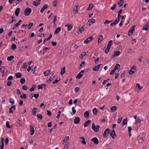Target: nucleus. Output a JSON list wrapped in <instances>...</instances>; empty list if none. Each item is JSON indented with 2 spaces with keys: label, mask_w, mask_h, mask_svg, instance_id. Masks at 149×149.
Segmentation results:
<instances>
[{
  "label": "nucleus",
  "mask_w": 149,
  "mask_h": 149,
  "mask_svg": "<svg viewBox=\"0 0 149 149\" xmlns=\"http://www.w3.org/2000/svg\"><path fill=\"white\" fill-rule=\"evenodd\" d=\"M61 28L60 27H58L57 29H56L55 32L54 34H58L60 31H61Z\"/></svg>",
  "instance_id": "2f4dec72"
},
{
  "label": "nucleus",
  "mask_w": 149,
  "mask_h": 149,
  "mask_svg": "<svg viewBox=\"0 0 149 149\" xmlns=\"http://www.w3.org/2000/svg\"><path fill=\"white\" fill-rule=\"evenodd\" d=\"M89 110L86 111L84 113V117L85 118H88L89 117Z\"/></svg>",
  "instance_id": "393cba45"
},
{
  "label": "nucleus",
  "mask_w": 149,
  "mask_h": 149,
  "mask_svg": "<svg viewBox=\"0 0 149 149\" xmlns=\"http://www.w3.org/2000/svg\"><path fill=\"white\" fill-rule=\"evenodd\" d=\"M6 127L8 128H10L11 127L9 125V122L8 121L6 122Z\"/></svg>",
  "instance_id": "052dcab7"
},
{
  "label": "nucleus",
  "mask_w": 149,
  "mask_h": 149,
  "mask_svg": "<svg viewBox=\"0 0 149 149\" xmlns=\"http://www.w3.org/2000/svg\"><path fill=\"white\" fill-rule=\"evenodd\" d=\"M69 137L68 136H65L64 138V139L63 141L64 142L66 141L67 142L69 140Z\"/></svg>",
  "instance_id": "49530a36"
},
{
  "label": "nucleus",
  "mask_w": 149,
  "mask_h": 149,
  "mask_svg": "<svg viewBox=\"0 0 149 149\" xmlns=\"http://www.w3.org/2000/svg\"><path fill=\"white\" fill-rule=\"evenodd\" d=\"M25 79L24 78H22L20 79V82L21 84H23L25 83Z\"/></svg>",
  "instance_id": "a18cd8bd"
},
{
  "label": "nucleus",
  "mask_w": 149,
  "mask_h": 149,
  "mask_svg": "<svg viewBox=\"0 0 149 149\" xmlns=\"http://www.w3.org/2000/svg\"><path fill=\"white\" fill-rule=\"evenodd\" d=\"M20 97L22 98L26 99V96L25 94H24L23 95H21L20 96Z\"/></svg>",
  "instance_id": "774afa93"
},
{
  "label": "nucleus",
  "mask_w": 149,
  "mask_h": 149,
  "mask_svg": "<svg viewBox=\"0 0 149 149\" xmlns=\"http://www.w3.org/2000/svg\"><path fill=\"white\" fill-rule=\"evenodd\" d=\"M127 122V120L126 119H124L122 123V126H124L125 125H126Z\"/></svg>",
  "instance_id": "13d9d810"
},
{
  "label": "nucleus",
  "mask_w": 149,
  "mask_h": 149,
  "mask_svg": "<svg viewBox=\"0 0 149 149\" xmlns=\"http://www.w3.org/2000/svg\"><path fill=\"white\" fill-rule=\"evenodd\" d=\"M93 112L94 114H97L98 113L97 109L96 108H94L93 109Z\"/></svg>",
  "instance_id": "c03bdc74"
},
{
  "label": "nucleus",
  "mask_w": 149,
  "mask_h": 149,
  "mask_svg": "<svg viewBox=\"0 0 149 149\" xmlns=\"http://www.w3.org/2000/svg\"><path fill=\"white\" fill-rule=\"evenodd\" d=\"M110 49V48H109V47H107V48L105 49V52L106 54L109 51V49Z\"/></svg>",
  "instance_id": "e2e57ef3"
},
{
  "label": "nucleus",
  "mask_w": 149,
  "mask_h": 149,
  "mask_svg": "<svg viewBox=\"0 0 149 149\" xmlns=\"http://www.w3.org/2000/svg\"><path fill=\"white\" fill-rule=\"evenodd\" d=\"M80 88L79 87H77L75 88L74 89V91L75 92L77 93L78 92Z\"/></svg>",
  "instance_id": "338daca9"
},
{
  "label": "nucleus",
  "mask_w": 149,
  "mask_h": 149,
  "mask_svg": "<svg viewBox=\"0 0 149 149\" xmlns=\"http://www.w3.org/2000/svg\"><path fill=\"white\" fill-rule=\"evenodd\" d=\"M27 87L25 85L23 86L22 87V89L24 91H26L27 90Z\"/></svg>",
  "instance_id": "69168bd1"
},
{
  "label": "nucleus",
  "mask_w": 149,
  "mask_h": 149,
  "mask_svg": "<svg viewBox=\"0 0 149 149\" xmlns=\"http://www.w3.org/2000/svg\"><path fill=\"white\" fill-rule=\"evenodd\" d=\"M37 116L38 118L41 119L42 118V116L40 114H37Z\"/></svg>",
  "instance_id": "680f3d73"
},
{
  "label": "nucleus",
  "mask_w": 149,
  "mask_h": 149,
  "mask_svg": "<svg viewBox=\"0 0 149 149\" xmlns=\"http://www.w3.org/2000/svg\"><path fill=\"white\" fill-rule=\"evenodd\" d=\"M93 7V4H90L89 5V7H88V10H90L92 9Z\"/></svg>",
  "instance_id": "bf43d9fd"
},
{
  "label": "nucleus",
  "mask_w": 149,
  "mask_h": 149,
  "mask_svg": "<svg viewBox=\"0 0 149 149\" xmlns=\"http://www.w3.org/2000/svg\"><path fill=\"white\" fill-rule=\"evenodd\" d=\"M14 58V56H8L7 58V60L8 61H11L13 60Z\"/></svg>",
  "instance_id": "79ce46f5"
},
{
  "label": "nucleus",
  "mask_w": 149,
  "mask_h": 149,
  "mask_svg": "<svg viewBox=\"0 0 149 149\" xmlns=\"http://www.w3.org/2000/svg\"><path fill=\"white\" fill-rule=\"evenodd\" d=\"M63 144L64 146L63 149H67L68 147V142L66 141L64 142L63 141Z\"/></svg>",
  "instance_id": "a211bd4d"
},
{
  "label": "nucleus",
  "mask_w": 149,
  "mask_h": 149,
  "mask_svg": "<svg viewBox=\"0 0 149 149\" xmlns=\"http://www.w3.org/2000/svg\"><path fill=\"white\" fill-rule=\"evenodd\" d=\"M10 102L12 105H13L15 104V101L13 99L11 98L10 100Z\"/></svg>",
  "instance_id": "8fccbe9b"
},
{
  "label": "nucleus",
  "mask_w": 149,
  "mask_h": 149,
  "mask_svg": "<svg viewBox=\"0 0 149 149\" xmlns=\"http://www.w3.org/2000/svg\"><path fill=\"white\" fill-rule=\"evenodd\" d=\"M84 30V29L83 26H81L78 28L77 33L79 34L81 33Z\"/></svg>",
  "instance_id": "f8f14e48"
},
{
  "label": "nucleus",
  "mask_w": 149,
  "mask_h": 149,
  "mask_svg": "<svg viewBox=\"0 0 149 149\" xmlns=\"http://www.w3.org/2000/svg\"><path fill=\"white\" fill-rule=\"evenodd\" d=\"M36 88V86L34 85H33L32 87L30 89V91L31 92H32L34 91Z\"/></svg>",
  "instance_id": "5fc2aeb1"
},
{
  "label": "nucleus",
  "mask_w": 149,
  "mask_h": 149,
  "mask_svg": "<svg viewBox=\"0 0 149 149\" xmlns=\"http://www.w3.org/2000/svg\"><path fill=\"white\" fill-rule=\"evenodd\" d=\"M113 43V41L112 40H110L109 41L107 47H109L110 49L112 45V44Z\"/></svg>",
  "instance_id": "37998d69"
},
{
  "label": "nucleus",
  "mask_w": 149,
  "mask_h": 149,
  "mask_svg": "<svg viewBox=\"0 0 149 149\" xmlns=\"http://www.w3.org/2000/svg\"><path fill=\"white\" fill-rule=\"evenodd\" d=\"M72 114L73 115H74L76 112V110L75 109L74 107H73L72 108Z\"/></svg>",
  "instance_id": "603ef678"
},
{
  "label": "nucleus",
  "mask_w": 149,
  "mask_h": 149,
  "mask_svg": "<svg viewBox=\"0 0 149 149\" xmlns=\"http://www.w3.org/2000/svg\"><path fill=\"white\" fill-rule=\"evenodd\" d=\"M141 123V120L139 119V118H137L136 120L135 124H136L137 123Z\"/></svg>",
  "instance_id": "09e8293b"
},
{
  "label": "nucleus",
  "mask_w": 149,
  "mask_h": 149,
  "mask_svg": "<svg viewBox=\"0 0 149 149\" xmlns=\"http://www.w3.org/2000/svg\"><path fill=\"white\" fill-rule=\"evenodd\" d=\"M100 126L97 125L95 126V124L94 123H93L92 125V129L95 132H97L99 130Z\"/></svg>",
  "instance_id": "f03ea898"
},
{
  "label": "nucleus",
  "mask_w": 149,
  "mask_h": 149,
  "mask_svg": "<svg viewBox=\"0 0 149 149\" xmlns=\"http://www.w3.org/2000/svg\"><path fill=\"white\" fill-rule=\"evenodd\" d=\"M148 23H149L148 22L147 24L144 26L143 29V30H144L146 31L148 30L149 28V25L148 24Z\"/></svg>",
  "instance_id": "7c9ffc66"
},
{
  "label": "nucleus",
  "mask_w": 149,
  "mask_h": 149,
  "mask_svg": "<svg viewBox=\"0 0 149 149\" xmlns=\"http://www.w3.org/2000/svg\"><path fill=\"white\" fill-rule=\"evenodd\" d=\"M103 40V36L102 35H100V36L99 38L98 39V42L99 43H100Z\"/></svg>",
  "instance_id": "c756f323"
},
{
  "label": "nucleus",
  "mask_w": 149,
  "mask_h": 149,
  "mask_svg": "<svg viewBox=\"0 0 149 149\" xmlns=\"http://www.w3.org/2000/svg\"><path fill=\"white\" fill-rule=\"evenodd\" d=\"M32 12V10L30 8H26L24 10V14L26 16L29 15Z\"/></svg>",
  "instance_id": "f257e3e1"
},
{
  "label": "nucleus",
  "mask_w": 149,
  "mask_h": 149,
  "mask_svg": "<svg viewBox=\"0 0 149 149\" xmlns=\"http://www.w3.org/2000/svg\"><path fill=\"white\" fill-rule=\"evenodd\" d=\"M110 136L112 137L113 139H114L116 136V134L114 130H113L110 133Z\"/></svg>",
  "instance_id": "2eb2a0df"
},
{
  "label": "nucleus",
  "mask_w": 149,
  "mask_h": 149,
  "mask_svg": "<svg viewBox=\"0 0 149 149\" xmlns=\"http://www.w3.org/2000/svg\"><path fill=\"white\" fill-rule=\"evenodd\" d=\"M80 121V118L78 117H76L75 118L74 123L75 124H77L79 123Z\"/></svg>",
  "instance_id": "412c9836"
},
{
  "label": "nucleus",
  "mask_w": 149,
  "mask_h": 149,
  "mask_svg": "<svg viewBox=\"0 0 149 149\" xmlns=\"http://www.w3.org/2000/svg\"><path fill=\"white\" fill-rule=\"evenodd\" d=\"M78 3H76L75 4L73 9L74 14H77L78 13Z\"/></svg>",
  "instance_id": "0eeeda50"
},
{
  "label": "nucleus",
  "mask_w": 149,
  "mask_h": 149,
  "mask_svg": "<svg viewBox=\"0 0 149 149\" xmlns=\"http://www.w3.org/2000/svg\"><path fill=\"white\" fill-rule=\"evenodd\" d=\"M84 73V71L83 70H81L77 75L76 78L79 79H80L82 76L83 74Z\"/></svg>",
  "instance_id": "dca6fc26"
},
{
  "label": "nucleus",
  "mask_w": 149,
  "mask_h": 149,
  "mask_svg": "<svg viewBox=\"0 0 149 149\" xmlns=\"http://www.w3.org/2000/svg\"><path fill=\"white\" fill-rule=\"evenodd\" d=\"M91 122V120H88L84 124V126L86 127L89 125L90 123Z\"/></svg>",
  "instance_id": "cd10ccee"
},
{
  "label": "nucleus",
  "mask_w": 149,
  "mask_h": 149,
  "mask_svg": "<svg viewBox=\"0 0 149 149\" xmlns=\"http://www.w3.org/2000/svg\"><path fill=\"white\" fill-rule=\"evenodd\" d=\"M93 39V36H91L87 38L84 42V43L85 44H87L91 42Z\"/></svg>",
  "instance_id": "6e6552de"
},
{
  "label": "nucleus",
  "mask_w": 149,
  "mask_h": 149,
  "mask_svg": "<svg viewBox=\"0 0 149 149\" xmlns=\"http://www.w3.org/2000/svg\"><path fill=\"white\" fill-rule=\"evenodd\" d=\"M95 144L97 145L99 143V141L98 139L96 137H94L91 140Z\"/></svg>",
  "instance_id": "4468645a"
},
{
  "label": "nucleus",
  "mask_w": 149,
  "mask_h": 149,
  "mask_svg": "<svg viewBox=\"0 0 149 149\" xmlns=\"http://www.w3.org/2000/svg\"><path fill=\"white\" fill-rule=\"evenodd\" d=\"M80 139L81 140V141L83 144H86V142L85 141L84 138V137H81Z\"/></svg>",
  "instance_id": "4c0bfd02"
},
{
  "label": "nucleus",
  "mask_w": 149,
  "mask_h": 149,
  "mask_svg": "<svg viewBox=\"0 0 149 149\" xmlns=\"http://www.w3.org/2000/svg\"><path fill=\"white\" fill-rule=\"evenodd\" d=\"M54 73H52L51 76L50 77L49 79L47 80V82H51L52 80H53L55 77V75H54Z\"/></svg>",
  "instance_id": "bb28decb"
},
{
  "label": "nucleus",
  "mask_w": 149,
  "mask_h": 149,
  "mask_svg": "<svg viewBox=\"0 0 149 149\" xmlns=\"http://www.w3.org/2000/svg\"><path fill=\"white\" fill-rule=\"evenodd\" d=\"M48 7V6L47 4H45L41 8L40 10V12L42 13Z\"/></svg>",
  "instance_id": "4be33fe9"
},
{
  "label": "nucleus",
  "mask_w": 149,
  "mask_h": 149,
  "mask_svg": "<svg viewBox=\"0 0 149 149\" xmlns=\"http://www.w3.org/2000/svg\"><path fill=\"white\" fill-rule=\"evenodd\" d=\"M33 25V23L32 22L31 23L28 25V28L29 29H30L31 28Z\"/></svg>",
  "instance_id": "3c124183"
},
{
  "label": "nucleus",
  "mask_w": 149,
  "mask_h": 149,
  "mask_svg": "<svg viewBox=\"0 0 149 149\" xmlns=\"http://www.w3.org/2000/svg\"><path fill=\"white\" fill-rule=\"evenodd\" d=\"M50 72V70H47L46 71H45L44 72V75L46 77L49 74Z\"/></svg>",
  "instance_id": "72a5a7b5"
},
{
  "label": "nucleus",
  "mask_w": 149,
  "mask_h": 149,
  "mask_svg": "<svg viewBox=\"0 0 149 149\" xmlns=\"http://www.w3.org/2000/svg\"><path fill=\"white\" fill-rule=\"evenodd\" d=\"M141 135H139L138 136L137 139L139 143H142L143 142L144 138L143 137H141Z\"/></svg>",
  "instance_id": "9b49d317"
},
{
  "label": "nucleus",
  "mask_w": 149,
  "mask_h": 149,
  "mask_svg": "<svg viewBox=\"0 0 149 149\" xmlns=\"http://www.w3.org/2000/svg\"><path fill=\"white\" fill-rule=\"evenodd\" d=\"M120 65L118 64H117L114 68V70L115 71L117 69H118L120 68Z\"/></svg>",
  "instance_id": "ea45409f"
},
{
  "label": "nucleus",
  "mask_w": 149,
  "mask_h": 149,
  "mask_svg": "<svg viewBox=\"0 0 149 149\" xmlns=\"http://www.w3.org/2000/svg\"><path fill=\"white\" fill-rule=\"evenodd\" d=\"M86 55V53L84 52L82 53L79 56V57L80 58H82L84 56Z\"/></svg>",
  "instance_id": "de8ad7c7"
},
{
  "label": "nucleus",
  "mask_w": 149,
  "mask_h": 149,
  "mask_svg": "<svg viewBox=\"0 0 149 149\" xmlns=\"http://www.w3.org/2000/svg\"><path fill=\"white\" fill-rule=\"evenodd\" d=\"M65 26L68 28V31H70L72 28V26L71 24H67Z\"/></svg>",
  "instance_id": "e433bc0d"
},
{
  "label": "nucleus",
  "mask_w": 149,
  "mask_h": 149,
  "mask_svg": "<svg viewBox=\"0 0 149 149\" xmlns=\"http://www.w3.org/2000/svg\"><path fill=\"white\" fill-rule=\"evenodd\" d=\"M41 0H36V1H34L33 3V5L35 6H37L40 3V1Z\"/></svg>",
  "instance_id": "f3484780"
},
{
  "label": "nucleus",
  "mask_w": 149,
  "mask_h": 149,
  "mask_svg": "<svg viewBox=\"0 0 149 149\" xmlns=\"http://www.w3.org/2000/svg\"><path fill=\"white\" fill-rule=\"evenodd\" d=\"M22 22V20H20L19 22L16 24L13 27V29H15L17 27H18L19 25L21 24V22Z\"/></svg>",
  "instance_id": "5701e85b"
},
{
  "label": "nucleus",
  "mask_w": 149,
  "mask_h": 149,
  "mask_svg": "<svg viewBox=\"0 0 149 149\" xmlns=\"http://www.w3.org/2000/svg\"><path fill=\"white\" fill-rule=\"evenodd\" d=\"M57 16L56 15H55L54 16L53 21V23L54 24H55L56 23L57 20Z\"/></svg>",
  "instance_id": "6e6d98bb"
},
{
  "label": "nucleus",
  "mask_w": 149,
  "mask_h": 149,
  "mask_svg": "<svg viewBox=\"0 0 149 149\" xmlns=\"http://www.w3.org/2000/svg\"><path fill=\"white\" fill-rule=\"evenodd\" d=\"M136 87H137L138 89L139 90H141L142 89V88L141 87L140 85L139 84H137L136 85Z\"/></svg>",
  "instance_id": "0e129e2a"
},
{
  "label": "nucleus",
  "mask_w": 149,
  "mask_h": 149,
  "mask_svg": "<svg viewBox=\"0 0 149 149\" xmlns=\"http://www.w3.org/2000/svg\"><path fill=\"white\" fill-rule=\"evenodd\" d=\"M15 106H13L10 108L9 109V112L10 113H13V111L15 109Z\"/></svg>",
  "instance_id": "aec40b11"
},
{
  "label": "nucleus",
  "mask_w": 149,
  "mask_h": 149,
  "mask_svg": "<svg viewBox=\"0 0 149 149\" xmlns=\"http://www.w3.org/2000/svg\"><path fill=\"white\" fill-rule=\"evenodd\" d=\"M16 48V45L15 44H13L11 46V49L12 50H15Z\"/></svg>",
  "instance_id": "864d4df0"
},
{
  "label": "nucleus",
  "mask_w": 149,
  "mask_h": 149,
  "mask_svg": "<svg viewBox=\"0 0 149 149\" xmlns=\"http://www.w3.org/2000/svg\"><path fill=\"white\" fill-rule=\"evenodd\" d=\"M30 134L31 135H33L34 132H35V130L34 129V127L32 125L30 126Z\"/></svg>",
  "instance_id": "1a4fd4ad"
},
{
  "label": "nucleus",
  "mask_w": 149,
  "mask_h": 149,
  "mask_svg": "<svg viewBox=\"0 0 149 149\" xmlns=\"http://www.w3.org/2000/svg\"><path fill=\"white\" fill-rule=\"evenodd\" d=\"M117 109V107L116 106H112L111 108V111L112 112H114Z\"/></svg>",
  "instance_id": "f704fd0d"
},
{
  "label": "nucleus",
  "mask_w": 149,
  "mask_h": 149,
  "mask_svg": "<svg viewBox=\"0 0 149 149\" xmlns=\"http://www.w3.org/2000/svg\"><path fill=\"white\" fill-rule=\"evenodd\" d=\"M1 142L0 148L1 149H3L4 148V139L3 138H1Z\"/></svg>",
  "instance_id": "6ab92c4d"
},
{
  "label": "nucleus",
  "mask_w": 149,
  "mask_h": 149,
  "mask_svg": "<svg viewBox=\"0 0 149 149\" xmlns=\"http://www.w3.org/2000/svg\"><path fill=\"white\" fill-rule=\"evenodd\" d=\"M20 11V8H17L15 11V14L16 16H18Z\"/></svg>",
  "instance_id": "c85d7f7f"
},
{
  "label": "nucleus",
  "mask_w": 149,
  "mask_h": 149,
  "mask_svg": "<svg viewBox=\"0 0 149 149\" xmlns=\"http://www.w3.org/2000/svg\"><path fill=\"white\" fill-rule=\"evenodd\" d=\"M17 124L18 125L19 127H21L22 125V121L19 119H18L17 121Z\"/></svg>",
  "instance_id": "c9c22d12"
},
{
  "label": "nucleus",
  "mask_w": 149,
  "mask_h": 149,
  "mask_svg": "<svg viewBox=\"0 0 149 149\" xmlns=\"http://www.w3.org/2000/svg\"><path fill=\"white\" fill-rule=\"evenodd\" d=\"M120 54V52L119 51H118L114 52V54L112 56V58H113L114 57L118 56Z\"/></svg>",
  "instance_id": "b1692460"
},
{
  "label": "nucleus",
  "mask_w": 149,
  "mask_h": 149,
  "mask_svg": "<svg viewBox=\"0 0 149 149\" xmlns=\"http://www.w3.org/2000/svg\"><path fill=\"white\" fill-rule=\"evenodd\" d=\"M0 70L2 72L3 74L5 75L8 72V70L4 66L2 67L0 69Z\"/></svg>",
  "instance_id": "423d86ee"
},
{
  "label": "nucleus",
  "mask_w": 149,
  "mask_h": 149,
  "mask_svg": "<svg viewBox=\"0 0 149 149\" xmlns=\"http://www.w3.org/2000/svg\"><path fill=\"white\" fill-rule=\"evenodd\" d=\"M135 27V26L134 25L130 29L128 32V35L129 36H130L131 35L133 34Z\"/></svg>",
  "instance_id": "20e7f679"
},
{
  "label": "nucleus",
  "mask_w": 149,
  "mask_h": 149,
  "mask_svg": "<svg viewBox=\"0 0 149 149\" xmlns=\"http://www.w3.org/2000/svg\"><path fill=\"white\" fill-rule=\"evenodd\" d=\"M16 77L17 78H19L22 77L21 74L20 72H18L16 74Z\"/></svg>",
  "instance_id": "a19ab883"
},
{
  "label": "nucleus",
  "mask_w": 149,
  "mask_h": 149,
  "mask_svg": "<svg viewBox=\"0 0 149 149\" xmlns=\"http://www.w3.org/2000/svg\"><path fill=\"white\" fill-rule=\"evenodd\" d=\"M65 67H63L62 69L61 70V74L63 75V74L65 72Z\"/></svg>",
  "instance_id": "58836bf2"
},
{
  "label": "nucleus",
  "mask_w": 149,
  "mask_h": 149,
  "mask_svg": "<svg viewBox=\"0 0 149 149\" xmlns=\"http://www.w3.org/2000/svg\"><path fill=\"white\" fill-rule=\"evenodd\" d=\"M95 22V19H92L88 21L87 22V24L89 26H91L92 24L94 23Z\"/></svg>",
  "instance_id": "9d476101"
},
{
  "label": "nucleus",
  "mask_w": 149,
  "mask_h": 149,
  "mask_svg": "<svg viewBox=\"0 0 149 149\" xmlns=\"http://www.w3.org/2000/svg\"><path fill=\"white\" fill-rule=\"evenodd\" d=\"M102 65L101 64H100L99 65H97L95 66V67L93 68V70L94 71H97L100 69L101 66H102Z\"/></svg>",
  "instance_id": "ddd939ff"
},
{
  "label": "nucleus",
  "mask_w": 149,
  "mask_h": 149,
  "mask_svg": "<svg viewBox=\"0 0 149 149\" xmlns=\"http://www.w3.org/2000/svg\"><path fill=\"white\" fill-rule=\"evenodd\" d=\"M37 108H34L32 110V112L33 113V115L35 116V114L36 113V111L35 110H37Z\"/></svg>",
  "instance_id": "4d7b16f0"
},
{
  "label": "nucleus",
  "mask_w": 149,
  "mask_h": 149,
  "mask_svg": "<svg viewBox=\"0 0 149 149\" xmlns=\"http://www.w3.org/2000/svg\"><path fill=\"white\" fill-rule=\"evenodd\" d=\"M124 0H120L118 3V4L119 5V7H120L123 5Z\"/></svg>",
  "instance_id": "473e14b6"
},
{
  "label": "nucleus",
  "mask_w": 149,
  "mask_h": 149,
  "mask_svg": "<svg viewBox=\"0 0 149 149\" xmlns=\"http://www.w3.org/2000/svg\"><path fill=\"white\" fill-rule=\"evenodd\" d=\"M136 66L135 65H134L132 68L129 71V74L132 75L134 73L136 70Z\"/></svg>",
  "instance_id": "7ed1b4c3"
},
{
  "label": "nucleus",
  "mask_w": 149,
  "mask_h": 149,
  "mask_svg": "<svg viewBox=\"0 0 149 149\" xmlns=\"http://www.w3.org/2000/svg\"><path fill=\"white\" fill-rule=\"evenodd\" d=\"M52 37V35L51 34H50L49 36L48 37V38H45L44 40V41H43V44H45V42H46V41H48V40H50Z\"/></svg>",
  "instance_id": "a878e982"
},
{
  "label": "nucleus",
  "mask_w": 149,
  "mask_h": 149,
  "mask_svg": "<svg viewBox=\"0 0 149 149\" xmlns=\"http://www.w3.org/2000/svg\"><path fill=\"white\" fill-rule=\"evenodd\" d=\"M110 129L109 128H107L104 131L103 134L104 137L106 138L109 135V134L110 132Z\"/></svg>",
  "instance_id": "39448f33"
}]
</instances>
